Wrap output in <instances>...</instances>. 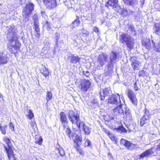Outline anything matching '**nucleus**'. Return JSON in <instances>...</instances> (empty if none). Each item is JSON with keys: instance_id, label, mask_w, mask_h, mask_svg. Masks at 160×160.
<instances>
[{"instance_id": "nucleus-1", "label": "nucleus", "mask_w": 160, "mask_h": 160, "mask_svg": "<svg viewBox=\"0 0 160 160\" xmlns=\"http://www.w3.org/2000/svg\"><path fill=\"white\" fill-rule=\"evenodd\" d=\"M120 97L118 94H113L112 95L108 100L109 103L112 104L117 105L116 108L114 109V112L115 114H120L124 112L123 110L122 109V106L124 103L123 97H121V101Z\"/></svg>"}, {"instance_id": "nucleus-2", "label": "nucleus", "mask_w": 160, "mask_h": 160, "mask_svg": "<svg viewBox=\"0 0 160 160\" xmlns=\"http://www.w3.org/2000/svg\"><path fill=\"white\" fill-rule=\"evenodd\" d=\"M119 39L122 43L125 42L127 47L130 49H132L133 48L134 40L131 38L130 35L122 33L120 35Z\"/></svg>"}, {"instance_id": "nucleus-3", "label": "nucleus", "mask_w": 160, "mask_h": 160, "mask_svg": "<svg viewBox=\"0 0 160 160\" xmlns=\"http://www.w3.org/2000/svg\"><path fill=\"white\" fill-rule=\"evenodd\" d=\"M118 57V54L116 52H112L109 57L110 60L108 62L107 65L108 68V70H109V72H111L112 70L114 64L117 62Z\"/></svg>"}, {"instance_id": "nucleus-4", "label": "nucleus", "mask_w": 160, "mask_h": 160, "mask_svg": "<svg viewBox=\"0 0 160 160\" xmlns=\"http://www.w3.org/2000/svg\"><path fill=\"white\" fill-rule=\"evenodd\" d=\"M68 115L69 120L72 124L76 123L78 126V123L81 122L79 120V115L72 110L69 111Z\"/></svg>"}, {"instance_id": "nucleus-5", "label": "nucleus", "mask_w": 160, "mask_h": 160, "mask_svg": "<svg viewBox=\"0 0 160 160\" xmlns=\"http://www.w3.org/2000/svg\"><path fill=\"white\" fill-rule=\"evenodd\" d=\"M91 84V82L89 80H82L80 83V90L82 92H86L90 88Z\"/></svg>"}, {"instance_id": "nucleus-6", "label": "nucleus", "mask_w": 160, "mask_h": 160, "mask_svg": "<svg viewBox=\"0 0 160 160\" xmlns=\"http://www.w3.org/2000/svg\"><path fill=\"white\" fill-rule=\"evenodd\" d=\"M127 95L133 105L135 106H137L138 101L136 96L133 91L132 90L128 89L127 91Z\"/></svg>"}, {"instance_id": "nucleus-7", "label": "nucleus", "mask_w": 160, "mask_h": 160, "mask_svg": "<svg viewBox=\"0 0 160 160\" xmlns=\"http://www.w3.org/2000/svg\"><path fill=\"white\" fill-rule=\"evenodd\" d=\"M144 112L143 117L141 118L140 120V125L141 126H143L147 121H149L151 114L149 111L145 108L144 110Z\"/></svg>"}, {"instance_id": "nucleus-8", "label": "nucleus", "mask_w": 160, "mask_h": 160, "mask_svg": "<svg viewBox=\"0 0 160 160\" xmlns=\"http://www.w3.org/2000/svg\"><path fill=\"white\" fill-rule=\"evenodd\" d=\"M118 0H108L106 2L105 6L108 8L109 6L113 8L117 11L120 8L118 5Z\"/></svg>"}, {"instance_id": "nucleus-9", "label": "nucleus", "mask_w": 160, "mask_h": 160, "mask_svg": "<svg viewBox=\"0 0 160 160\" xmlns=\"http://www.w3.org/2000/svg\"><path fill=\"white\" fill-rule=\"evenodd\" d=\"M43 1L47 8L52 9L56 6V0H43Z\"/></svg>"}, {"instance_id": "nucleus-10", "label": "nucleus", "mask_w": 160, "mask_h": 160, "mask_svg": "<svg viewBox=\"0 0 160 160\" xmlns=\"http://www.w3.org/2000/svg\"><path fill=\"white\" fill-rule=\"evenodd\" d=\"M112 91L110 88H106L100 92V98L101 100H103L105 99V97L109 95L111 93Z\"/></svg>"}, {"instance_id": "nucleus-11", "label": "nucleus", "mask_w": 160, "mask_h": 160, "mask_svg": "<svg viewBox=\"0 0 160 160\" xmlns=\"http://www.w3.org/2000/svg\"><path fill=\"white\" fill-rule=\"evenodd\" d=\"M71 138L73 140L74 143L76 144V146H79L82 142V137L78 136L75 132L72 133V135H71Z\"/></svg>"}, {"instance_id": "nucleus-12", "label": "nucleus", "mask_w": 160, "mask_h": 160, "mask_svg": "<svg viewBox=\"0 0 160 160\" xmlns=\"http://www.w3.org/2000/svg\"><path fill=\"white\" fill-rule=\"evenodd\" d=\"M71 138L73 140L74 143L76 144V146H79L82 142V137L78 136L75 132L72 133V135H71Z\"/></svg>"}, {"instance_id": "nucleus-13", "label": "nucleus", "mask_w": 160, "mask_h": 160, "mask_svg": "<svg viewBox=\"0 0 160 160\" xmlns=\"http://www.w3.org/2000/svg\"><path fill=\"white\" fill-rule=\"evenodd\" d=\"M10 42L9 46L17 47H20L21 45L20 43L18 41V38L17 36H14L11 38H8Z\"/></svg>"}, {"instance_id": "nucleus-14", "label": "nucleus", "mask_w": 160, "mask_h": 160, "mask_svg": "<svg viewBox=\"0 0 160 160\" xmlns=\"http://www.w3.org/2000/svg\"><path fill=\"white\" fill-rule=\"evenodd\" d=\"M121 144L124 145L128 149L132 150L135 148V145L125 139H122L120 141Z\"/></svg>"}, {"instance_id": "nucleus-15", "label": "nucleus", "mask_w": 160, "mask_h": 160, "mask_svg": "<svg viewBox=\"0 0 160 160\" xmlns=\"http://www.w3.org/2000/svg\"><path fill=\"white\" fill-rule=\"evenodd\" d=\"M81 126L83 127V130L85 134L89 135L90 134L91 128L90 127L86 125L83 121L78 123L77 126L79 129L80 128Z\"/></svg>"}, {"instance_id": "nucleus-16", "label": "nucleus", "mask_w": 160, "mask_h": 160, "mask_svg": "<svg viewBox=\"0 0 160 160\" xmlns=\"http://www.w3.org/2000/svg\"><path fill=\"white\" fill-rule=\"evenodd\" d=\"M108 58V56L106 54L102 53L99 55L98 58V62L100 66H102L107 62Z\"/></svg>"}, {"instance_id": "nucleus-17", "label": "nucleus", "mask_w": 160, "mask_h": 160, "mask_svg": "<svg viewBox=\"0 0 160 160\" xmlns=\"http://www.w3.org/2000/svg\"><path fill=\"white\" fill-rule=\"evenodd\" d=\"M7 38H11L14 36H17L15 32L14 26H9L7 27Z\"/></svg>"}, {"instance_id": "nucleus-18", "label": "nucleus", "mask_w": 160, "mask_h": 160, "mask_svg": "<svg viewBox=\"0 0 160 160\" xmlns=\"http://www.w3.org/2000/svg\"><path fill=\"white\" fill-rule=\"evenodd\" d=\"M34 5L31 2H29L27 3L24 8L23 9V12L25 13H32V11L34 10Z\"/></svg>"}, {"instance_id": "nucleus-19", "label": "nucleus", "mask_w": 160, "mask_h": 160, "mask_svg": "<svg viewBox=\"0 0 160 160\" xmlns=\"http://www.w3.org/2000/svg\"><path fill=\"white\" fill-rule=\"evenodd\" d=\"M121 14L124 17L132 15L134 17L137 16V12H134L130 9H128L126 8H123Z\"/></svg>"}, {"instance_id": "nucleus-20", "label": "nucleus", "mask_w": 160, "mask_h": 160, "mask_svg": "<svg viewBox=\"0 0 160 160\" xmlns=\"http://www.w3.org/2000/svg\"><path fill=\"white\" fill-rule=\"evenodd\" d=\"M7 56L5 52H0V65L6 64L7 62Z\"/></svg>"}, {"instance_id": "nucleus-21", "label": "nucleus", "mask_w": 160, "mask_h": 160, "mask_svg": "<svg viewBox=\"0 0 160 160\" xmlns=\"http://www.w3.org/2000/svg\"><path fill=\"white\" fill-rule=\"evenodd\" d=\"M3 140L8 145V147L4 146L6 151L12 150L13 147L12 145L11 141L9 139L6 137H5L3 138Z\"/></svg>"}, {"instance_id": "nucleus-22", "label": "nucleus", "mask_w": 160, "mask_h": 160, "mask_svg": "<svg viewBox=\"0 0 160 160\" xmlns=\"http://www.w3.org/2000/svg\"><path fill=\"white\" fill-rule=\"evenodd\" d=\"M69 58L70 60V62L72 63L77 65L79 63L80 58L77 56L72 55L70 56H69Z\"/></svg>"}, {"instance_id": "nucleus-23", "label": "nucleus", "mask_w": 160, "mask_h": 160, "mask_svg": "<svg viewBox=\"0 0 160 160\" xmlns=\"http://www.w3.org/2000/svg\"><path fill=\"white\" fill-rule=\"evenodd\" d=\"M131 61L133 68L134 69H139L141 66V62L136 60H134L133 58H131Z\"/></svg>"}, {"instance_id": "nucleus-24", "label": "nucleus", "mask_w": 160, "mask_h": 160, "mask_svg": "<svg viewBox=\"0 0 160 160\" xmlns=\"http://www.w3.org/2000/svg\"><path fill=\"white\" fill-rule=\"evenodd\" d=\"M62 126L63 128V130L65 131L66 134L70 139H71V135H72V133L71 130L69 126L68 125V124L65 125V124H63Z\"/></svg>"}, {"instance_id": "nucleus-25", "label": "nucleus", "mask_w": 160, "mask_h": 160, "mask_svg": "<svg viewBox=\"0 0 160 160\" xmlns=\"http://www.w3.org/2000/svg\"><path fill=\"white\" fill-rule=\"evenodd\" d=\"M152 148L151 149H148L146 150L143 153L139 155V157H140V159L143 158L145 157H147L148 156L150 155L151 154L153 153V151L152 150Z\"/></svg>"}, {"instance_id": "nucleus-26", "label": "nucleus", "mask_w": 160, "mask_h": 160, "mask_svg": "<svg viewBox=\"0 0 160 160\" xmlns=\"http://www.w3.org/2000/svg\"><path fill=\"white\" fill-rule=\"evenodd\" d=\"M60 120L62 122V125L65 124V125L68 124V120L67 118V116L65 113L63 112H61L60 113Z\"/></svg>"}, {"instance_id": "nucleus-27", "label": "nucleus", "mask_w": 160, "mask_h": 160, "mask_svg": "<svg viewBox=\"0 0 160 160\" xmlns=\"http://www.w3.org/2000/svg\"><path fill=\"white\" fill-rule=\"evenodd\" d=\"M142 44L148 50L151 48L150 40L149 39H143L142 41Z\"/></svg>"}, {"instance_id": "nucleus-28", "label": "nucleus", "mask_w": 160, "mask_h": 160, "mask_svg": "<svg viewBox=\"0 0 160 160\" xmlns=\"http://www.w3.org/2000/svg\"><path fill=\"white\" fill-rule=\"evenodd\" d=\"M125 117L128 121H131L132 119V115L131 114L130 111L128 109L125 108Z\"/></svg>"}, {"instance_id": "nucleus-29", "label": "nucleus", "mask_w": 160, "mask_h": 160, "mask_svg": "<svg viewBox=\"0 0 160 160\" xmlns=\"http://www.w3.org/2000/svg\"><path fill=\"white\" fill-rule=\"evenodd\" d=\"M34 28L36 32H37V35H36V36L38 38H39L40 37V34L39 28V23H37L36 22L34 23Z\"/></svg>"}, {"instance_id": "nucleus-30", "label": "nucleus", "mask_w": 160, "mask_h": 160, "mask_svg": "<svg viewBox=\"0 0 160 160\" xmlns=\"http://www.w3.org/2000/svg\"><path fill=\"white\" fill-rule=\"evenodd\" d=\"M9 160H16L12 150L6 151Z\"/></svg>"}, {"instance_id": "nucleus-31", "label": "nucleus", "mask_w": 160, "mask_h": 160, "mask_svg": "<svg viewBox=\"0 0 160 160\" xmlns=\"http://www.w3.org/2000/svg\"><path fill=\"white\" fill-rule=\"evenodd\" d=\"M20 47H17V46L14 47L12 46H8V48L9 51L12 53H16L19 50Z\"/></svg>"}, {"instance_id": "nucleus-32", "label": "nucleus", "mask_w": 160, "mask_h": 160, "mask_svg": "<svg viewBox=\"0 0 160 160\" xmlns=\"http://www.w3.org/2000/svg\"><path fill=\"white\" fill-rule=\"evenodd\" d=\"M40 72L45 77H46L49 75V72L45 67L41 68L40 69Z\"/></svg>"}, {"instance_id": "nucleus-33", "label": "nucleus", "mask_w": 160, "mask_h": 160, "mask_svg": "<svg viewBox=\"0 0 160 160\" xmlns=\"http://www.w3.org/2000/svg\"><path fill=\"white\" fill-rule=\"evenodd\" d=\"M124 3L128 5L133 6L137 3V0H123Z\"/></svg>"}, {"instance_id": "nucleus-34", "label": "nucleus", "mask_w": 160, "mask_h": 160, "mask_svg": "<svg viewBox=\"0 0 160 160\" xmlns=\"http://www.w3.org/2000/svg\"><path fill=\"white\" fill-rule=\"evenodd\" d=\"M31 14L30 13H24L23 15V24L29 20L30 16Z\"/></svg>"}, {"instance_id": "nucleus-35", "label": "nucleus", "mask_w": 160, "mask_h": 160, "mask_svg": "<svg viewBox=\"0 0 160 160\" xmlns=\"http://www.w3.org/2000/svg\"><path fill=\"white\" fill-rule=\"evenodd\" d=\"M128 30L131 32L132 34L134 35H136V32L134 29V27L133 25H128Z\"/></svg>"}, {"instance_id": "nucleus-36", "label": "nucleus", "mask_w": 160, "mask_h": 160, "mask_svg": "<svg viewBox=\"0 0 160 160\" xmlns=\"http://www.w3.org/2000/svg\"><path fill=\"white\" fill-rule=\"evenodd\" d=\"M155 30V32L157 34H160V25L159 23H156L154 28Z\"/></svg>"}, {"instance_id": "nucleus-37", "label": "nucleus", "mask_w": 160, "mask_h": 160, "mask_svg": "<svg viewBox=\"0 0 160 160\" xmlns=\"http://www.w3.org/2000/svg\"><path fill=\"white\" fill-rule=\"evenodd\" d=\"M136 125L135 124H130L128 126L127 125L126 127L128 128L129 132L134 131L136 128Z\"/></svg>"}, {"instance_id": "nucleus-38", "label": "nucleus", "mask_w": 160, "mask_h": 160, "mask_svg": "<svg viewBox=\"0 0 160 160\" xmlns=\"http://www.w3.org/2000/svg\"><path fill=\"white\" fill-rule=\"evenodd\" d=\"M55 152L59 153L60 155L62 156H64L65 154L63 149L62 148L56 149L55 150Z\"/></svg>"}, {"instance_id": "nucleus-39", "label": "nucleus", "mask_w": 160, "mask_h": 160, "mask_svg": "<svg viewBox=\"0 0 160 160\" xmlns=\"http://www.w3.org/2000/svg\"><path fill=\"white\" fill-rule=\"evenodd\" d=\"M7 127L8 126L6 125L1 126V124L0 125V131L2 134L4 135L6 134V129L7 128Z\"/></svg>"}, {"instance_id": "nucleus-40", "label": "nucleus", "mask_w": 160, "mask_h": 160, "mask_svg": "<svg viewBox=\"0 0 160 160\" xmlns=\"http://www.w3.org/2000/svg\"><path fill=\"white\" fill-rule=\"evenodd\" d=\"M98 101L95 99H93L91 102V105L93 108H95V106H98Z\"/></svg>"}, {"instance_id": "nucleus-41", "label": "nucleus", "mask_w": 160, "mask_h": 160, "mask_svg": "<svg viewBox=\"0 0 160 160\" xmlns=\"http://www.w3.org/2000/svg\"><path fill=\"white\" fill-rule=\"evenodd\" d=\"M52 98V94L50 91H47L46 94V99L47 102H48L51 100Z\"/></svg>"}, {"instance_id": "nucleus-42", "label": "nucleus", "mask_w": 160, "mask_h": 160, "mask_svg": "<svg viewBox=\"0 0 160 160\" xmlns=\"http://www.w3.org/2000/svg\"><path fill=\"white\" fill-rule=\"evenodd\" d=\"M60 38V34L59 33H55L54 38L56 40L55 44L58 46L59 39Z\"/></svg>"}, {"instance_id": "nucleus-43", "label": "nucleus", "mask_w": 160, "mask_h": 160, "mask_svg": "<svg viewBox=\"0 0 160 160\" xmlns=\"http://www.w3.org/2000/svg\"><path fill=\"white\" fill-rule=\"evenodd\" d=\"M152 42L153 45L155 48L154 50L157 52H160V43H159L158 45H156L155 44L153 43V42L152 41Z\"/></svg>"}, {"instance_id": "nucleus-44", "label": "nucleus", "mask_w": 160, "mask_h": 160, "mask_svg": "<svg viewBox=\"0 0 160 160\" xmlns=\"http://www.w3.org/2000/svg\"><path fill=\"white\" fill-rule=\"evenodd\" d=\"M44 27H46L48 29H50L51 28L50 23L47 21H46L44 23Z\"/></svg>"}, {"instance_id": "nucleus-45", "label": "nucleus", "mask_w": 160, "mask_h": 160, "mask_svg": "<svg viewBox=\"0 0 160 160\" xmlns=\"http://www.w3.org/2000/svg\"><path fill=\"white\" fill-rule=\"evenodd\" d=\"M32 19L33 20L34 23L36 22L39 23L38 15L37 14H35L32 17Z\"/></svg>"}, {"instance_id": "nucleus-46", "label": "nucleus", "mask_w": 160, "mask_h": 160, "mask_svg": "<svg viewBox=\"0 0 160 160\" xmlns=\"http://www.w3.org/2000/svg\"><path fill=\"white\" fill-rule=\"evenodd\" d=\"M117 131H121L122 132H127L126 130L122 125L120 126L119 128L117 129Z\"/></svg>"}, {"instance_id": "nucleus-47", "label": "nucleus", "mask_w": 160, "mask_h": 160, "mask_svg": "<svg viewBox=\"0 0 160 160\" xmlns=\"http://www.w3.org/2000/svg\"><path fill=\"white\" fill-rule=\"evenodd\" d=\"M76 148L77 151L78 152V153L81 155L83 154L82 150L80 148L79 146H75Z\"/></svg>"}, {"instance_id": "nucleus-48", "label": "nucleus", "mask_w": 160, "mask_h": 160, "mask_svg": "<svg viewBox=\"0 0 160 160\" xmlns=\"http://www.w3.org/2000/svg\"><path fill=\"white\" fill-rule=\"evenodd\" d=\"M29 114L28 115L29 119H32L34 117V114L32 113V110H29Z\"/></svg>"}, {"instance_id": "nucleus-49", "label": "nucleus", "mask_w": 160, "mask_h": 160, "mask_svg": "<svg viewBox=\"0 0 160 160\" xmlns=\"http://www.w3.org/2000/svg\"><path fill=\"white\" fill-rule=\"evenodd\" d=\"M80 23V21L79 20L77 19L75 20L72 23V24L73 25L75 26H77Z\"/></svg>"}, {"instance_id": "nucleus-50", "label": "nucleus", "mask_w": 160, "mask_h": 160, "mask_svg": "<svg viewBox=\"0 0 160 160\" xmlns=\"http://www.w3.org/2000/svg\"><path fill=\"white\" fill-rule=\"evenodd\" d=\"M145 75V72L143 70L140 71L138 73V75L139 77L144 76Z\"/></svg>"}, {"instance_id": "nucleus-51", "label": "nucleus", "mask_w": 160, "mask_h": 160, "mask_svg": "<svg viewBox=\"0 0 160 160\" xmlns=\"http://www.w3.org/2000/svg\"><path fill=\"white\" fill-rule=\"evenodd\" d=\"M84 144L85 146H89L91 144V142L89 140L87 139L85 142Z\"/></svg>"}, {"instance_id": "nucleus-52", "label": "nucleus", "mask_w": 160, "mask_h": 160, "mask_svg": "<svg viewBox=\"0 0 160 160\" xmlns=\"http://www.w3.org/2000/svg\"><path fill=\"white\" fill-rule=\"evenodd\" d=\"M36 142L39 145L41 144L42 142V138L41 137H39L38 140L36 141Z\"/></svg>"}, {"instance_id": "nucleus-53", "label": "nucleus", "mask_w": 160, "mask_h": 160, "mask_svg": "<svg viewBox=\"0 0 160 160\" xmlns=\"http://www.w3.org/2000/svg\"><path fill=\"white\" fill-rule=\"evenodd\" d=\"M83 74L86 77H88L90 74L89 72L88 71H83L82 72Z\"/></svg>"}, {"instance_id": "nucleus-54", "label": "nucleus", "mask_w": 160, "mask_h": 160, "mask_svg": "<svg viewBox=\"0 0 160 160\" xmlns=\"http://www.w3.org/2000/svg\"><path fill=\"white\" fill-rule=\"evenodd\" d=\"M108 136L112 141H114L115 140V137L113 134L111 133L110 134L108 135Z\"/></svg>"}, {"instance_id": "nucleus-55", "label": "nucleus", "mask_w": 160, "mask_h": 160, "mask_svg": "<svg viewBox=\"0 0 160 160\" xmlns=\"http://www.w3.org/2000/svg\"><path fill=\"white\" fill-rule=\"evenodd\" d=\"M134 86V90L137 91L138 90V87L137 85V83L136 82H135L133 84Z\"/></svg>"}, {"instance_id": "nucleus-56", "label": "nucleus", "mask_w": 160, "mask_h": 160, "mask_svg": "<svg viewBox=\"0 0 160 160\" xmlns=\"http://www.w3.org/2000/svg\"><path fill=\"white\" fill-rule=\"evenodd\" d=\"M9 128L12 131H14V127L12 122H10L9 126Z\"/></svg>"}, {"instance_id": "nucleus-57", "label": "nucleus", "mask_w": 160, "mask_h": 160, "mask_svg": "<svg viewBox=\"0 0 160 160\" xmlns=\"http://www.w3.org/2000/svg\"><path fill=\"white\" fill-rule=\"evenodd\" d=\"M104 131L107 134L108 136L111 133L109 132V130L105 128L103 129Z\"/></svg>"}, {"instance_id": "nucleus-58", "label": "nucleus", "mask_w": 160, "mask_h": 160, "mask_svg": "<svg viewBox=\"0 0 160 160\" xmlns=\"http://www.w3.org/2000/svg\"><path fill=\"white\" fill-rule=\"evenodd\" d=\"M93 31L96 32H99L98 28L96 27H94Z\"/></svg>"}, {"instance_id": "nucleus-59", "label": "nucleus", "mask_w": 160, "mask_h": 160, "mask_svg": "<svg viewBox=\"0 0 160 160\" xmlns=\"http://www.w3.org/2000/svg\"><path fill=\"white\" fill-rule=\"evenodd\" d=\"M156 150L157 151L160 150V143L157 146V148H156Z\"/></svg>"}, {"instance_id": "nucleus-60", "label": "nucleus", "mask_w": 160, "mask_h": 160, "mask_svg": "<svg viewBox=\"0 0 160 160\" xmlns=\"http://www.w3.org/2000/svg\"><path fill=\"white\" fill-rule=\"evenodd\" d=\"M60 156V154L59 153L56 152V154L55 155V157L56 158H58Z\"/></svg>"}, {"instance_id": "nucleus-61", "label": "nucleus", "mask_w": 160, "mask_h": 160, "mask_svg": "<svg viewBox=\"0 0 160 160\" xmlns=\"http://www.w3.org/2000/svg\"><path fill=\"white\" fill-rule=\"evenodd\" d=\"M42 16L45 19H47L48 18V17L47 15H46L44 13H42Z\"/></svg>"}, {"instance_id": "nucleus-62", "label": "nucleus", "mask_w": 160, "mask_h": 160, "mask_svg": "<svg viewBox=\"0 0 160 160\" xmlns=\"http://www.w3.org/2000/svg\"><path fill=\"white\" fill-rule=\"evenodd\" d=\"M31 125L32 127V128H34L36 126V125L35 123H33L32 122V123L31 124Z\"/></svg>"}, {"instance_id": "nucleus-63", "label": "nucleus", "mask_w": 160, "mask_h": 160, "mask_svg": "<svg viewBox=\"0 0 160 160\" xmlns=\"http://www.w3.org/2000/svg\"><path fill=\"white\" fill-rule=\"evenodd\" d=\"M44 43L45 44L46 43V44H49V42L47 41H46Z\"/></svg>"}, {"instance_id": "nucleus-64", "label": "nucleus", "mask_w": 160, "mask_h": 160, "mask_svg": "<svg viewBox=\"0 0 160 160\" xmlns=\"http://www.w3.org/2000/svg\"><path fill=\"white\" fill-rule=\"evenodd\" d=\"M0 160H2V158L1 157H0Z\"/></svg>"}]
</instances>
